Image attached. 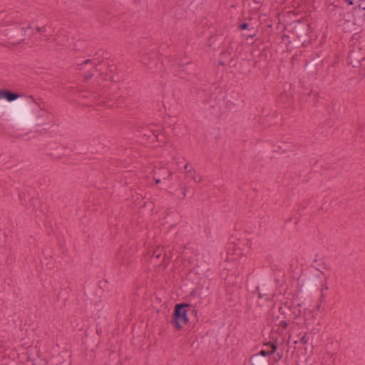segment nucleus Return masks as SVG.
<instances>
[{"label":"nucleus","mask_w":365,"mask_h":365,"mask_svg":"<svg viewBox=\"0 0 365 365\" xmlns=\"http://www.w3.org/2000/svg\"><path fill=\"white\" fill-rule=\"evenodd\" d=\"M186 306L188 308V317L190 318V321L192 324H195L198 321L197 309L195 307L190 306L189 304H186Z\"/></svg>","instance_id":"obj_9"},{"label":"nucleus","mask_w":365,"mask_h":365,"mask_svg":"<svg viewBox=\"0 0 365 365\" xmlns=\"http://www.w3.org/2000/svg\"><path fill=\"white\" fill-rule=\"evenodd\" d=\"M184 169L186 170L187 173L189 174H196V171L193 169L192 166L189 165L188 163H186V165L184 166Z\"/></svg>","instance_id":"obj_18"},{"label":"nucleus","mask_w":365,"mask_h":365,"mask_svg":"<svg viewBox=\"0 0 365 365\" xmlns=\"http://www.w3.org/2000/svg\"><path fill=\"white\" fill-rule=\"evenodd\" d=\"M153 179L155 180V182L156 185L160 183V178H156L155 177H153Z\"/></svg>","instance_id":"obj_25"},{"label":"nucleus","mask_w":365,"mask_h":365,"mask_svg":"<svg viewBox=\"0 0 365 365\" xmlns=\"http://www.w3.org/2000/svg\"><path fill=\"white\" fill-rule=\"evenodd\" d=\"M163 252V250L162 248H158L153 251V254H152L151 257L153 258L160 259Z\"/></svg>","instance_id":"obj_16"},{"label":"nucleus","mask_w":365,"mask_h":365,"mask_svg":"<svg viewBox=\"0 0 365 365\" xmlns=\"http://www.w3.org/2000/svg\"><path fill=\"white\" fill-rule=\"evenodd\" d=\"M300 341H301L302 343H304V344H307V341H308V339H307V337L306 336V335H304V336L301 338Z\"/></svg>","instance_id":"obj_23"},{"label":"nucleus","mask_w":365,"mask_h":365,"mask_svg":"<svg viewBox=\"0 0 365 365\" xmlns=\"http://www.w3.org/2000/svg\"><path fill=\"white\" fill-rule=\"evenodd\" d=\"M278 325L282 327V328L285 329L288 326V323L285 320H281V321H279Z\"/></svg>","instance_id":"obj_21"},{"label":"nucleus","mask_w":365,"mask_h":365,"mask_svg":"<svg viewBox=\"0 0 365 365\" xmlns=\"http://www.w3.org/2000/svg\"><path fill=\"white\" fill-rule=\"evenodd\" d=\"M188 315V308L186 304H177L175 306L171 323L177 330H180L182 327V324L190 322V318H189Z\"/></svg>","instance_id":"obj_3"},{"label":"nucleus","mask_w":365,"mask_h":365,"mask_svg":"<svg viewBox=\"0 0 365 365\" xmlns=\"http://www.w3.org/2000/svg\"><path fill=\"white\" fill-rule=\"evenodd\" d=\"M175 66L177 68H180L184 66V64H182V63H177V64H175Z\"/></svg>","instance_id":"obj_26"},{"label":"nucleus","mask_w":365,"mask_h":365,"mask_svg":"<svg viewBox=\"0 0 365 365\" xmlns=\"http://www.w3.org/2000/svg\"><path fill=\"white\" fill-rule=\"evenodd\" d=\"M29 102H34L33 96L26 98V101L18 100L9 105V114L20 126L31 127L35 123Z\"/></svg>","instance_id":"obj_1"},{"label":"nucleus","mask_w":365,"mask_h":365,"mask_svg":"<svg viewBox=\"0 0 365 365\" xmlns=\"http://www.w3.org/2000/svg\"><path fill=\"white\" fill-rule=\"evenodd\" d=\"M46 361L45 359L38 356L32 361V365H46Z\"/></svg>","instance_id":"obj_17"},{"label":"nucleus","mask_w":365,"mask_h":365,"mask_svg":"<svg viewBox=\"0 0 365 365\" xmlns=\"http://www.w3.org/2000/svg\"><path fill=\"white\" fill-rule=\"evenodd\" d=\"M88 63H91L93 65V70L83 74L84 80L86 81H88V80L91 79L95 75V72L98 71V68L96 67L97 65L93 63L92 59H86L84 61H83L80 64V69H83V66Z\"/></svg>","instance_id":"obj_6"},{"label":"nucleus","mask_w":365,"mask_h":365,"mask_svg":"<svg viewBox=\"0 0 365 365\" xmlns=\"http://www.w3.org/2000/svg\"><path fill=\"white\" fill-rule=\"evenodd\" d=\"M255 292L257 294V297L259 299H263L264 297H266V299H270L272 297L271 294L267 293V290L266 288H264V285L262 287H257Z\"/></svg>","instance_id":"obj_8"},{"label":"nucleus","mask_w":365,"mask_h":365,"mask_svg":"<svg viewBox=\"0 0 365 365\" xmlns=\"http://www.w3.org/2000/svg\"><path fill=\"white\" fill-rule=\"evenodd\" d=\"M189 177L195 182H200L202 181V177L196 176V175L194 173L189 174Z\"/></svg>","instance_id":"obj_20"},{"label":"nucleus","mask_w":365,"mask_h":365,"mask_svg":"<svg viewBox=\"0 0 365 365\" xmlns=\"http://www.w3.org/2000/svg\"><path fill=\"white\" fill-rule=\"evenodd\" d=\"M182 195H183L184 197H185L186 196V192H187V187H183L182 188Z\"/></svg>","instance_id":"obj_24"},{"label":"nucleus","mask_w":365,"mask_h":365,"mask_svg":"<svg viewBox=\"0 0 365 365\" xmlns=\"http://www.w3.org/2000/svg\"><path fill=\"white\" fill-rule=\"evenodd\" d=\"M1 98L7 100L9 102L14 103L21 96L16 92H14L9 89H0Z\"/></svg>","instance_id":"obj_7"},{"label":"nucleus","mask_w":365,"mask_h":365,"mask_svg":"<svg viewBox=\"0 0 365 365\" xmlns=\"http://www.w3.org/2000/svg\"><path fill=\"white\" fill-rule=\"evenodd\" d=\"M315 286L316 283L312 280L307 281L304 284L302 285L304 292L313 291L315 288Z\"/></svg>","instance_id":"obj_13"},{"label":"nucleus","mask_w":365,"mask_h":365,"mask_svg":"<svg viewBox=\"0 0 365 365\" xmlns=\"http://www.w3.org/2000/svg\"><path fill=\"white\" fill-rule=\"evenodd\" d=\"M159 171L162 173L158 174V177H161L163 180H170L173 176V173L170 171H166L164 168H160Z\"/></svg>","instance_id":"obj_14"},{"label":"nucleus","mask_w":365,"mask_h":365,"mask_svg":"<svg viewBox=\"0 0 365 365\" xmlns=\"http://www.w3.org/2000/svg\"><path fill=\"white\" fill-rule=\"evenodd\" d=\"M277 356L278 359H280L282 358V355L280 354L279 353H277Z\"/></svg>","instance_id":"obj_29"},{"label":"nucleus","mask_w":365,"mask_h":365,"mask_svg":"<svg viewBox=\"0 0 365 365\" xmlns=\"http://www.w3.org/2000/svg\"><path fill=\"white\" fill-rule=\"evenodd\" d=\"M143 135L144 136L147 137L148 139H150L152 142L158 140V135L155 131L150 130L144 133Z\"/></svg>","instance_id":"obj_15"},{"label":"nucleus","mask_w":365,"mask_h":365,"mask_svg":"<svg viewBox=\"0 0 365 365\" xmlns=\"http://www.w3.org/2000/svg\"><path fill=\"white\" fill-rule=\"evenodd\" d=\"M291 33L290 43L294 45H304L309 32V26L304 21H294L289 25Z\"/></svg>","instance_id":"obj_2"},{"label":"nucleus","mask_w":365,"mask_h":365,"mask_svg":"<svg viewBox=\"0 0 365 365\" xmlns=\"http://www.w3.org/2000/svg\"><path fill=\"white\" fill-rule=\"evenodd\" d=\"M256 34H257V31H256V30H255V28L249 29L248 34L246 35L247 39H248L249 38H254L256 36Z\"/></svg>","instance_id":"obj_19"},{"label":"nucleus","mask_w":365,"mask_h":365,"mask_svg":"<svg viewBox=\"0 0 365 365\" xmlns=\"http://www.w3.org/2000/svg\"><path fill=\"white\" fill-rule=\"evenodd\" d=\"M361 11H362V18L365 21V8H363L361 9Z\"/></svg>","instance_id":"obj_28"},{"label":"nucleus","mask_w":365,"mask_h":365,"mask_svg":"<svg viewBox=\"0 0 365 365\" xmlns=\"http://www.w3.org/2000/svg\"><path fill=\"white\" fill-rule=\"evenodd\" d=\"M345 1H346L349 5H353V4H354V0H345Z\"/></svg>","instance_id":"obj_27"},{"label":"nucleus","mask_w":365,"mask_h":365,"mask_svg":"<svg viewBox=\"0 0 365 365\" xmlns=\"http://www.w3.org/2000/svg\"><path fill=\"white\" fill-rule=\"evenodd\" d=\"M267 344H268V345H270V346H271V351H265V350H262V351H259V354H257V355H259V356H260L261 357H263V358H264V356H268V355H270V354H273L276 351V350H277V344L276 342H274V343H270V342H269Z\"/></svg>","instance_id":"obj_10"},{"label":"nucleus","mask_w":365,"mask_h":365,"mask_svg":"<svg viewBox=\"0 0 365 365\" xmlns=\"http://www.w3.org/2000/svg\"><path fill=\"white\" fill-rule=\"evenodd\" d=\"M248 26H249L248 23L244 22L239 26V29H240V30L247 29H248Z\"/></svg>","instance_id":"obj_22"},{"label":"nucleus","mask_w":365,"mask_h":365,"mask_svg":"<svg viewBox=\"0 0 365 365\" xmlns=\"http://www.w3.org/2000/svg\"><path fill=\"white\" fill-rule=\"evenodd\" d=\"M6 36L7 42L11 45H17L25 39V31L24 28L18 27L14 31L7 30Z\"/></svg>","instance_id":"obj_5"},{"label":"nucleus","mask_w":365,"mask_h":365,"mask_svg":"<svg viewBox=\"0 0 365 365\" xmlns=\"http://www.w3.org/2000/svg\"><path fill=\"white\" fill-rule=\"evenodd\" d=\"M36 30L41 35L44 36L47 40H50V38L51 37V35L48 34V27L47 26H37Z\"/></svg>","instance_id":"obj_12"},{"label":"nucleus","mask_w":365,"mask_h":365,"mask_svg":"<svg viewBox=\"0 0 365 365\" xmlns=\"http://www.w3.org/2000/svg\"><path fill=\"white\" fill-rule=\"evenodd\" d=\"M252 365H267L264 358L259 355H254L252 357Z\"/></svg>","instance_id":"obj_11"},{"label":"nucleus","mask_w":365,"mask_h":365,"mask_svg":"<svg viewBox=\"0 0 365 365\" xmlns=\"http://www.w3.org/2000/svg\"><path fill=\"white\" fill-rule=\"evenodd\" d=\"M364 59L365 52L361 50L359 44H354L349 52V63L352 65L353 67L357 68Z\"/></svg>","instance_id":"obj_4"}]
</instances>
